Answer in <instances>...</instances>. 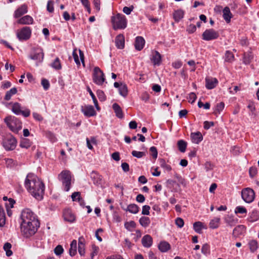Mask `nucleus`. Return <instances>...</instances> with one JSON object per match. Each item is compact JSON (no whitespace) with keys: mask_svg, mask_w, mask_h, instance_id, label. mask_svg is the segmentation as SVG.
Returning <instances> with one entry per match:
<instances>
[{"mask_svg":"<svg viewBox=\"0 0 259 259\" xmlns=\"http://www.w3.org/2000/svg\"><path fill=\"white\" fill-rule=\"evenodd\" d=\"M25 187L31 194H44L45 185L42 181L32 174L27 175L25 181Z\"/></svg>","mask_w":259,"mask_h":259,"instance_id":"obj_1","label":"nucleus"},{"mask_svg":"<svg viewBox=\"0 0 259 259\" xmlns=\"http://www.w3.org/2000/svg\"><path fill=\"white\" fill-rule=\"evenodd\" d=\"M58 179L61 182L62 188L65 192H68L71 187L72 176L69 170H63L59 174Z\"/></svg>","mask_w":259,"mask_h":259,"instance_id":"obj_2","label":"nucleus"},{"mask_svg":"<svg viewBox=\"0 0 259 259\" xmlns=\"http://www.w3.org/2000/svg\"><path fill=\"white\" fill-rule=\"evenodd\" d=\"M39 227V222L35 221L26 224H21V231L25 238H29L34 235Z\"/></svg>","mask_w":259,"mask_h":259,"instance_id":"obj_3","label":"nucleus"},{"mask_svg":"<svg viewBox=\"0 0 259 259\" xmlns=\"http://www.w3.org/2000/svg\"><path fill=\"white\" fill-rule=\"evenodd\" d=\"M4 120L10 130L15 133H18L22 128V122L18 118L15 116H7L5 118Z\"/></svg>","mask_w":259,"mask_h":259,"instance_id":"obj_4","label":"nucleus"},{"mask_svg":"<svg viewBox=\"0 0 259 259\" xmlns=\"http://www.w3.org/2000/svg\"><path fill=\"white\" fill-rule=\"evenodd\" d=\"M111 22L114 30L124 29L127 26L126 17L122 14L118 13L117 15L112 16Z\"/></svg>","mask_w":259,"mask_h":259,"instance_id":"obj_5","label":"nucleus"},{"mask_svg":"<svg viewBox=\"0 0 259 259\" xmlns=\"http://www.w3.org/2000/svg\"><path fill=\"white\" fill-rule=\"evenodd\" d=\"M21 219L22 221L21 224H26L34 221L35 222H39L34 213L28 208L22 210L21 214Z\"/></svg>","mask_w":259,"mask_h":259,"instance_id":"obj_6","label":"nucleus"},{"mask_svg":"<svg viewBox=\"0 0 259 259\" xmlns=\"http://www.w3.org/2000/svg\"><path fill=\"white\" fill-rule=\"evenodd\" d=\"M17 141L12 135H7L3 139L2 145L7 151H11L15 149Z\"/></svg>","mask_w":259,"mask_h":259,"instance_id":"obj_7","label":"nucleus"},{"mask_svg":"<svg viewBox=\"0 0 259 259\" xmlns=\"http://www.w3.org/2000/svg\"><path fill=\"white\" fill-rule=\"evenodd\" d=\"M31 28L29 26H24L17 30L16 36L19 41H23L28 40L31 36Z\"/></svg>","mask_w":259,"mask_h":259,"instance_id":"obj_8","label":"nucleus"},{"mask_svg":"<svg viewBox=\"0 0 259 259\" xmlns=\"http://www.w3.org/2000/svg\"><path fill=\"white\" fill-rule=\"evenodd\" d=\"M106 78L103 72L98 67L94 68L93 74V82L98 85H101L105 81Z\"/></svg>","mask_w":259,"mask_h":259,"instance_id":"obj_9","label":"nucleus"},{"mask_svg":"<svg viewBox=\"0 0 259 259\" xmlns=\"http://www.w3.org/2000/svg\"><path fill=\"white\" fill-rule=\"evenodd\" d=\"M29 57L32 60L37 61L38 63L42 62L44 58V53L42 49L40 47L32 48Z\"/></svg>","mask_w":259,"mask_h":259,"instance_id":"obj_10","label":"nucleus"},{"mask_svg":"<svg viewBox=\"0 0 259 259\" xmlns=\"http://www.w3.org/2000/svg\"><path fill=\"white\" fill-rule=\"evenodd\" d=\"M219 37V32L212 28L206 29L202 34V39L205 41L216 39Z\"/></svg>","mask_w":259,"mask_h":259,"instance_id":"obj_11","label":"nucleus"},{"mask_svg":"<svg viewBox=\"0 0 259 259\" xmlns=\"http://www.w3.org/2000/svg\"><path fill=\"white\" fill-rule=\"evenodd\" d=\"M91 179L94 185L99 186L103 183L102 176L97 171L93 170L90 174Z\"/></svg>","mask_w":259,"mask_h":259,"instance_id":"obj_12","label":"nucleus"},{"mask_svg":"<svg viewBox=\"0 0 259 259\" xmlns=\"http://www.w3.org/2000/svg\"><path fill=\"white\" fill-rule=\"evenodd\" d=\"M81 111L86 117H90L96 115V112L92 105L81 106Z\"/></svg>","mask_w":259,"mask_h":259,"instance_id":"obj_13","label":"nucleus"},{"mask_svg":"<svg viewBox=\"0 0 259 259\" xmlns=\"http://www.w3.org/2000/svg\"><path fill=\"white\" fill-rule=\"evenodd\" d=\"M166 187L169 189L171 192H178L180 189V185L175 181L172 180H168L166 181Z\"/></svg>","mask_w":259,"mask_h":259,"instance_id":"obj_14","label":"nucleus"},{"mask_svg":"<svg viewBox=\"0 0 259 259\" xmlns=\"http://www.w3.org/2000/svg\"><path fill=\"white\" fill-rule=\"evenodd\" d=\"M28 12V8L26 5L23 4L17 9L14 13V17L15 18H20Z\"/></svg>","mask_w":259,"mask_h":259,"instance_id":"obj_15","label":"nucleus"},{"mask_svg":"<svg viewBox=\"0 0 259 259\" xmlns=\"http://www.w3.org/2000/svg\"><path fill=\"white\" fill-rule=\"evenodd\" d=\"M17 23L20 25H30L33 24L34 20L30 15H25L20 17L17 21Z\"/></svg>","mask_w":259,"mask_h":259,"instance_id":"obj_16","label":"nucleus"},{"mask_svg":"<svg viewBox=\"0 0 259 259\" xmlns=\"http://www.w3.org/2000/svg\"><path fill=\"white\" fill-rule=\"evenodd\" d=\"M205 87L208 90L214 89L218 83V80L216 78L206 77Z\"/></svg>","mask_w":259,"mask_h":259,"instance_id":"obj_17","label":"nucleus"},{"mask_svg":"<svg viewBox=\"0 0 259 259\" xmlns=\"http://www.w3.org/2000/svg\"><path fill=\"white\" fill-rule=\"evenodd\" d=\"M63 217L66 221L72 223L75 220V217L71 210L69 209H65L63 211Z\"/></svg>","mask_w":259,"mask_h":259,"instance_id":"obj_18","label":"nucleus"},{"mask_svg":"<svg viewBox=\"0 0 259 259\" xmlns=\"http://www.w3.org/2000/svg\"><path fill=\"white\" fill-rule=\"evenodd\" d=\"M190 137L192 142L196 144H198L203 140V136L200 132L192 133Z\"/></svg>","mask_w":259,"mask_h":259,"instance_id":"obj_19","label":"nucleus"},{"mask_svg":"<svg viewBox=\"0 0 259 259\" xmlns=\"http://www.w3.org/2000/svg\"><path fill=\"white\" fill-rule=\"evenodd\" d=\"M124 36L120 34L117 35L115 39V46L118 49H122L124 47Z\"/></svg>","mask_w":259,"mask_h":259,"instance_id":"obj_20","label":"nucleus"},{"mask_svg":"<svg viewBox=\"0 0 259 259\" xmlns=\"http://www.w3.org/2000/svg\"><path fill=\"white\" fill-rule=\"evenodd\" d=\"M145 41L144 38L142 36H137L136 38L135 42V49L138 51H141L143 49L145 45Z\"/></svg>","mask_w":259,"mask_h":259,"instance_id":"obj_21","label":"nucleus"},{"mask_svg":"<svg viewBox=\"0 0 259 259\" xmlns=\"http://www.w3.org/2000/svg\"><path fill=\"white\" fill-rule=\"evenodd\" d=\"M259 220V211L256 209L252 210L249 213V217L247 221L249 222L253 223Z\"/></svg>","mask_w":259,"mask_h":259,"instance_id":"obj_22","label":"nucleus"},{"mask_svg":"<svg viewBox=\"0 0 259 259\" xmlns=\"http://www.w3.org/2000/svg\"><path fill=\"white\" fill-rule=\"evenodd\" d=\"M151 60L154 65L159 66L161 62L160 54L158 51H155Z\"/></svg>","mask_w":259,"mask_h":259,"instance_id":"obj_23","label":"nucleus"},{"mask_svg":"<svg viewBox=\"0 0 259 259\" xmlns=\"http://www.w3.org/2000/svg\"><path fill=\"white\" fill-rule=\"evenodd\" d=\"M153 242V239L151 236L149 235H146L143 236L142 239V245L147 248L150 247Z\"/></svg>","mask_w":259,"mask_h":259,"instance_id":"obj_24","label":"nucleus"},{"mask_svg":"<svg viewBox=\"0 0 259 259\" xmlns=\"http://www.w3.org/2000/svg\"><path fill=\"white\" fill-rule=\"evenodd\" d=\"M223 17L227 23L230 22L231 19L232 17V14H231L229 7H226L223 9Z\"/></svg>","mask_w":259,"mask_h":259,"instance_id":"obj_25","label":"nucleus"},{"mask_svg":"<svg viewBox=\"0 0 259 259\" xmlns=\"http://www.w3.org/2000/svg\"><path fill=\"white\" fill-rule=\"evenodd\" d=\"M78 252L81 256H83L85 254V243L84 239L83 237H79L78 239Z\"/></svg>","mask_w":259,"mask_h":259,"instance_id":"obj_26","label":"nucleus"},{"mask_svg":"<svg viewBox=\"0 0 259 259\" xmlns=\"http://www.w3.org/2000/svg\"><path fill=\"white\" fill-rule=\"evenodd\" d=\"M112 108L115 113L116 116L119 118H122L123 117V114L122 113V109L120 106L117 103H114L112 105Z\"/></svg>","mask_w":259,"mask_h":259,"instance_id":"obj_27","label":"nucleus"},{"mask_svg":"<svg viewBox=\"0 0 259 259\" xmlns=\"http://www.w3.org/2000/svg\"><path fill=\"white\" fill-rule=\"evenodd\" d=\"M245 227L242 225H239L236 226L233 230V235L235 236H238L244 233L245 231Z\"/></svg>","mask_w":259,"mask_h":259,"instance_id":"obj_28","label":"nucleus"},{"mask_svg":"<svg viewBox=\"0 0 259 259\" xmlns=\"http://www.w3.org/2000/svg\"><path fill=\"white\" fill-rule=\"evenodd\" d=\"M184 13L182 10L175 11L173 13V18L176 22H179L183 17Z\"/></svg>","mask_w":259,"mask_h":259,"instance_id":"obj_29","label":"nucleus"},{"mask_svg":"<svg viewBox=\"0 0 259 259\" xmlns=\"http://www.w3.org/2000/svg\"><path fill=\"white\" fill-rule=\"evenodd\" d=\"M170 248V244L164 241L160 242L158 245V249L162 252H167Z\"/></svg>","mask_w":259,"mask_h":259,"instance_id":"obj_30","label":"nucleus"},{"mask_svg":"<svg viewBox=\"0 0 259 259\" xmlns=\"http://www.w3.org/2000/svg\"><path fill=\"white\" fill-rule=\"evenodd\" d=\"M10 104L13 105L12 107V112L16 115H20L22 111L21 104L18 102L11 103Z\"/></svg>","mask_w":259,"mask_h":259,"instance_id":"obj_31","label":"nucleus"},{"mask_svg":"<svg viewBox=\"0 0 259 259\" xmlns=\"http://www.w3.org/2000/svg\"><path fill=\"white\" fill-rule=\"evenodd\" d=\"M151 223L150 219L148 217H142L139 220L140 224L144 228L148 227Z\"/></svg>","mask_w":259,"mask_h":259,"instance_id":"obj_32","label":"nucleus"},{"mask_svg":"<svg viewBox=\"0 0 259 259\" xmlns=\"http://www.w3.org/2000/svg\"><path fill=\"white\" fill-rule=\"evenodd\" d=\"M17 93V89L16 88L14 87L12 88L9 91L6 92L4 97V99L6 101H9L11 99L12 96L14 95H15Z\"/></svg>","mask_w":259,"mask_h":259,"instance_id":"obj_33","label":"nucleus"},{"mask_svg":"<svg viewBox=\"0 0 259 259\" xmlns=\"http://www.w3.org/2000/svg\"><path fill=\"white\" fill-rule=\"evenodd\" d=\"M77 249V241L73 240L70 244V248L69 249V254L71 256H74L76 253Z\"/></svg>","mask_w":259,"mask_h":259,"instance_id":"obj_34","label":"nucleus"},{"mask_svg":"<svg viewBox=\"0 0 259 259\" xmlns=\"http://www.w3.org/2000/svg\"><path fill=\"white\" fill-rule=\"evenodd\" d=\"M225 107V104L223 102H220L217 104L213 109V113L215 115L220 114L221 112L223 111Z\"/></svg>","mask_w":259,"mask_h":259,"instance_id":"obj_35","label":"nucleus"},{"mask_svg":"<svg viewBox=\"0 0 259 259\" xmlns=\"http://www.w3.org/2000/svg\"><path fill=\"white\" fill-rule=\"evenodd\" d=\"M50 66L57 70L61 69L62 66L60 60L58 57H57L54 61L51 64Z\"/></svg>","mask_w":259,"mask_h":259,"instance_id":"obj_36","label":"nucleus"},{"mask_svg":"<svg viewBox=\"0 0 259 259\" xmlns=\"http://www.w3.org/2000/svg\"><path fill=\"white\" fill-rule=\"evenodd\" d=\"M177 145L178 149L180 152L183 153L185 152L187 146V143L186 142L183 140H180L178 141Z\"/></svg>","mask_w":259,"mask_h":259,"instance_id":"obj_37","label":"nucleus"},{"mask_svg":"<svg viewBox=\"0 0 259 259\" xmlns=\"http://www.w3.org/2000/svg\"><path fill=\"white\" fill-rule=\"evenodd\" d=\"M32 142L28 139L24 138L21 140L20 146L23 148L28 149L31 145Z\"/></svg>","mask_w":259,"mask_h":259,"instance_id":"obj_38","label":"nucleus"},{"mask_svg":"<svg viewBox=\"0 0 259 259\" xmlns=\"http://www.w3.org/2000/svg\"><path fill=\"white\" fill-rule=\"evenodd\" d=\"M203 228V224L201 222H196L193 224V229L197 233H201Z\"/></svg>","mask_w":259,"mask_h":259,"instance_id":"obj_39","label":"nucleus"},{"mask_svg":"<svg viewBox=\"0 0 259 259\" xmlns=\"http://www.w3.org/2000/svg\"><path fill=\"white\" fill-rule=\"evenodd\" d=\"M220 222V218H214L209 223V227L211 229H216L219 227Z\"/></svg>","mask_w":259,"mask_h":259,"instance_id":"obj_40","label":"nucleus"},{"mask_svg":"<svg viewBox=\"0 0 259 259\" xmlns=\"http://www.w3.org/2000/svg\"><path fill=\"white\" fill-rule=\"evenodd\" d=\"M253 58V56L251 53H245L243 58V63L246 65L249 64Z\"/></svg>","mask_w":259,"mask_h":259,"instance_id":"obj_41","label":"nucleus"},{"mask_svg":"<svg viewBox=\"0 0 259 259\" xmlns=\"http://www.w3.org/2000/svg\"><path fill=\"white\" fill-rule=\"evenodd\" d=\"M6 223V216L4 208L0 205V227H3Z\"/></svg>","mask_w":259,"mask_h":259,"instance_id":"obj_42","label":"nucleus"},{"mask_svg":"<svg viewBox=\"0 0 259 259\" xmlns=\"http://www.w3.org/2000/svg\"><path fill=\"white\" fill-rule=\"evenodd\" d=\"M118 91L119 94L122 97H125L127 96V88L126 84L121 83Z\"/></svg>","mask_w":259,"mask_h":259,"instance_id":"obj_43","label":"nucleus"},{"mask_svg":"<svg viewBox=\"0 0 259 259\" xmlns=\"http://www.w3.org/2000/svg\"><path fill=\"white\" fill-rule=\"evenodd\" d=\"M234 59V55L230 51H226L225 54V60L226 62H232Z\"/></svg>","mask_w":259,"mask_h":259,"instance_id":"obj_44","label":"nucleus"},{"mask_svg":"<svg viewBox=\"0 0 259 259\" xmlns=\"http://www.w3.org/2000/svg\"><path fill=\"white\" fill-rule=\"evenodd\" d=\"M126 210L132 213L136 214L139 211V207L136 204H131L128 205Z\"/></svg>","mask_w":259,"mask_h":259,"instance_id":"obj_45","label":"nucleus"},{"mask_svg":"<svg viewBox=\"0 0 259 259\" xmlns=\"http://www.w3.org/2000/svg\"><path fill=\"white\" fill-rule=\"evenodd\" d=\"M12 245L10 243L7 242L4 245V249L6 251V255L7 256H10L12 255L13 252L11 250Z\"/></svg>","mask_w":259,"mask_h":259,"instance_id":"obj_46","label":"nucleus"},{"mask_svg":"<svg viewBox=\"0 0 259 259\" xmlns=\"http://www.w3.org/2000/svg\"><path fill=\"white\" fill-rule=\"evenodd\" d=\"M159 165L160 166L169 171L171 170V167L170 165H168L166 163L164 159L161 158L159 159Z\"/></svg>","mask_w":259,"mask_h":259,"instance_id":"obj_47","label":"nucleus"},{"mask_svg":"<svg viewBox=\"0 0 259 259\" xmlns=\"http://www.w3.org/2000/svg\"><path fill=\"white\" fill-rule=\"evenodd\" d=\"M87 91L89 93L91 97H92V99L93 100V101L94 103V105L96 107V108H97V109H99V106H98V101L95 96V95L94 94V93H93V92L92 91L91 89H90V88L89 87H87Z\"/></svg>","mask_w":259,"mask_h":259,"instance_id":"obj_48","label":"nucleus"},{"mask_svg":"<svg viewBox=\"0 0 259 259\" xmlns=\"http://www.w3.org/2000/svg\"><path fill=\"white\" fill-rule=\"evenodd\" d=\"M46 137L52 143H55L57 141L55 134L50 131L46 133Z\"/></svg>","mask_w":259,"mask_h":259,"instance_id":"obj_49","label":"nucleus"},{"mask_svg":"<svg viewBox=\"0 0 259 259\" xmlns=\"http://www.w3.org/2000/svg\"><path fill=\"white\" fill-rule=\"evenodd\" d=\"M136 226L135 222L133 221L126 222L124 223L125 228L128 231H131L132 229L135 228Z\"/></svg>","mask_w":259,"mask_h":259,"instance_id":"obj_50","label":"nucleus"},{"mask_svg":"<svg viewBox=\"0 0 259 259\" xmlns=\"http://www.w3.org/2000/svg\"><path fill=\"white\" fill-rule=\"evenodd\" d=\"M248 244H249L250 250L251 252L255 251L258 248L257 243L256 240H251L249 242Z\"/></svg>","mask_w":259,"mask_h":259,"instance_id":"obj_51","label":"nucleus"},{"mask_svg":"<svg viewBox=\"0 0 259 259\" xmlns=\"http://www.w3.org/2000/svg\"><path fill=\"white\" fill-rule=\"evenodd\" d=\"M247 209L245 207L242 206H237L234 210V212L236 214L240 213V214H246L247 213Z\"/></svg>","mask_w":259,"mask_h":259,"instance_id":"obj_52","label":"nucleus"},{"mask_svg":"<svg viewBox=\"0 0 259 259\" xmlns=\"http://www.w3.org/2000/svg\"><path fill=\"white\" fill-rule=\"evenodd\" d=\"M241 197L245 202L250 203L254 200L255 195H241Z\"/></svg>","mask_w":259,"mask_h":259,"instance_id":"obj_53","label":"nucleus"},{"mask_svg":"<svg viewBox=\"0 0 259 259\" xmlns=\"http://www.w3.org/2000/svg\"><path fill=\"white\" fill-rule=\"evenodd\" d=\"M201 252L204 255H207L210 252V246L207 243H205L202 245Z\"/></svg>","mask_w":259,"mask_h":259,"instance_id":"obj_54","label":"nucleus"},{"mask_svg":"<svg viewBox=\"0 0 259 259\" xmlns=\"http://www.w3.org/2000/svg\"><path fill=\"white\" fill-rule=\"evenodd\" d=\"M15 203V201L12 198H9L8 201L6 202L5 206L7 209H11L14 207V204Z\"/></svg>","mask_w":259,"mask_h":259,"instance_id":"obj_55","label":"nucleus"},{"mask_svg":"<svg viewBox=\"0 0 259 259\" xmlns=\"http://www.w3.org/2000/svg\"><path fill=\"white\" fill-rule=\"evenodd\" d=\"M41 84L45 91H47L50 87V84L49 80L45 78H42L41 79Z\"/></svg>","mask_w":259,"mask_h":259,"instance_id":"obj_56","label":"nucleus"},{"mask_svg":"<svg viewBox=\"0 0 259 259\" xmlns=\"http://www.w3.org/2000/svg\"><path fill=\"white\" fill-rule=\"evenodd\" d=\"M64 249L61 245H57L54 249V252L56 255L59 256L63 252Z\"/></svg>","mask_w":259,"mask_h":259,"instance_id":"obj_57","label":"nucleus"},{"mask_svg":"<svg viewBox=\"0 0 259 259\" xmlns=\"http://www.w3.org/2000/svg\"><path fill=\"white\" fill-rule=\"evenodd\" d=\"M97 94L100 101H104L106 100V97L103 91L101 90H98Z\"/></svg>","mask_w":259,"mask_h":259,"instance_id":"obj_58","label":"nucleus"},{"mask_svg":"<svg viewBox=\"0 0 259 259\" xmlns=\"http://www.w3.org/2000/svg\"><path fill=\"white\" fill-rule=\"evenodd\" d=\"M132 155L134 157H137L138 158H140L144 156L145 155V152H140L134 150L132 152Z\"/></svg>","mask_w":259,"mask_h":259,"instance_id":"obj_59","label":"nucleus"},{"mask_svg":"<svg viewBox=\"0 0 259 259\" xmlns=\"http://www.w3.org/2000/svg\"><path fill=\"white\" fill-rule=\"evenodd\" d=\"M241 194H255V193L253 189L246 188L242 190Z\"/></svg>","mask_w":259,"mask_h":259,"instance_id":"obj_60","label":"nucleus"},{"mask_svg":"<svg viewBox=\"0 0 259 259\" xmlns=\"http://www.w3.org/2000/svg\"><path fill=\"white\" fill-rule=\"evenodd\" d=\"M150 151L151 153V155L154 159H156L157 157L158 152L157 149L155 147L152 146L150 148Z\"/></svg>","mask_w":259,"mask_h":259,"instance_id":"obj_61","label":"nucleus"},{"mask_svg":"<svg viewBox=\"0 0 259 259\" xmlns=\"http://www.w3.org/2000/svg\"><path fill=\"white\" fill-rule=\"evenodd\" d=\"M175 223L176 225L180 228H182L184 225V220L181 218H177L175 220Z\"/></svg>","mask_w":259,"mask_h":259,"instance_id":"obj_62","label":"nucleus"},{"mask_svg":"<svg viewBox=\"0 0 259 259\" xmlns=\"http://www.w3.org/2000/svg\"><path fill=\"white\" fill-rule=\"evenodd\" d=\"M257 172V170L256 167L252 166L250 167L249 169V176L251 178H253Z\"/></svg>","mask_w":259,"mask_h":259,"instance_id":"obj_63","label":"nucleus"},{"mask_svg":"<svg viewBox=\"0 0 259 259\" xmlns=\"http://www.w3.org/2000/svg\"><path fill=\"white\" fill-rule=\"evenodd\" d=\"M214 125V123L213 121H205L203 123V127L205 130H207Z\"/></svg>","mask_w":259,"mask_h":259,"instance_id":"obj_64","label":"nucleus"}]
</instances>
